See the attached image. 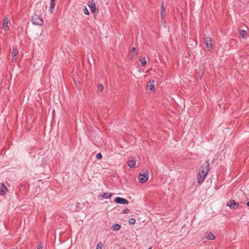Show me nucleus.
<instances>
[{"mask_svg": "<svg viewBox=\"0 0 249 249\" xmlns=\"http://www.w3.org/2000/svg\"><path fill=\"white\" fill-rule=\"evenodd\" d=\"M231 209L236 210L238 208L239 205L233 199H231L227 204Z\"/></svg>", "mask_w": 249, "mask_h": 249, "instance_id": "nucleus-6", "label": "nucleus"}, {"mask_svg": "<svg viewBox=\"0 0 249 249\" xmlns=\"http://www.w3.org/2000/svg\"><path fill=\"white\" fill-rule=\"evenodd\" d=\"M152 249V247H149V248L147 249Z\"/></svg>", "mask_w": 249, "mask_h": 249, "instance_id": "nucleus-30", "label": "nucleus"}, {"mask_svg": "<svg viewBox=\"0 0 249 249\" xmlns=\"http://www.w3.org/2000/svg\"><path fill=\"white\" fill-rule=\"evenodd\" d=\"M103 247V244L102 242H99L96 246V249H102Z\"/></svg>", "mask_w": 249, "mask_h": 249, "instance_id": "nucleus-23", "label": "nucleus"}, {"mask_svg": "<svg viewBox=\"0 0 249 249\" xmlns=\"http://www.w3.org/2000/svg\"><path fill=\"white\" fill-rule=\"evenodd\" d=\"M136 49L135 47H133L131 50V53H132V58L133 56H136L137 53H136Z\"/></svg>", "mask_w": 249, "mask_h": 249, "instance_id": "nucleus-19", "label": "nucleus"}, {"mask_svg": "<svg viewBox=\"0 0 249 249\" xmlns=\"http://www.w3.org/2000/svg\"><path fill=\"white\" fill-rule=\"evenodd\" d=\"M207 174L198 172L197 175V183L199 185L201 184Z\"/></svg>", "mask_w": 249, "mask_h": 249, "instance_id": "nucleus-7", "label": "nucleus"}, {"mask_svg": "<svg viewBox=\"0 0 249 249\" xmlns=\"http://www.w3.org/2000/svg\"><path fill=\"white\" fill-rule=\"evenodd\" d=\"M88 6L89 7L92 13L99 12L98 8H96L94 0H90L88 1Z\"/></svg>", "mask_w": 249, "mask_h": 249, "instance_id": "nucleus-5", "label": "nucleus"}, {"mask_svg": "<svg viewBox=\"0 0 249 249\" xmlns=\"http://www.w3.org/2000/svg\"><path fill=\"white\" fill-rule=\"evenodd\" d=\"M103 89H104V86H103V84H99L97 86V89L100 92H102L103 90Z\"/></svg>", "mask_w": 249, "mask_h": 249, "instance_id": "nucleus-21", "label": "nucleus"}, {"mask_svg": "<svg viewBox=\"0 0 249 249\" xmlns=\"http://www.w3.org/2000/svg\"><path fill=\"white\" fill-rule=\"evenodd\" d=\"M31 21L32 23L35 25L42 26L44 24V21L42 18L40 16H39L36 13H35L32 17Z\"/></svg>", "mask_w": 249, "mask_h": 249, "instance_id": "nucleus-1", "label": "nucleus"}, {"mask_svg": "<svg viewBox=\"0 0 249 249\" xmlns=\"http://www.w3.org/2000/svg\"><path fill=\"white\" fill-rule=\"evenodd\" d=\"M121 228V226L120 225L118 224H114L112 226V228L113 230L114 231H119Z\"/></svg>", "mask_w": 249, "mask_h": 249, "instance_id": "nucleus-17", "label": "nucleus"}, {"mask_svg": "<svg viewBox=\"0 0 249 249\" xmlns=\"http://www.w3.org/2000/svg\"><path fill=\"white\" fill-rule=\"evenodd\" d=\"M83 11H84V12L85 14L86 15H89V11L87 9V8L85 6L83 9Z\"/></svg>", "mask_w": 249, "mask_h": 249, "instance_id": "nucleus-26", "label": "nucleus"}, {"mask_svg": "<svg viewBox=\"0 0 249 249\" xmlns=\"http://www.w3.org/2000/svg\"><path fill=\"white\" fill-rule=\"evenodd\" d=\"M7 189L4 183H0V195L5 196L6 194Z\"/></svg>", "mask_w": 249, "mask_h": 249, "instance_id": "nucleus-9", "label": "nucleus"}, {"mask_svg": "<svg viewBox=\"0 0 249 249\" xmlns=\"http://www.w3.org/2000/svg\"><path fill=\"white\" fill-rule=\"evenodd\" d=\"M114 201L115 203L120 204H128L129 203V201L126 199L120 197H116L114 199Z\"/></svg>", "mask_w": 249, "mask_h": 249, "instance_id": "nucleus-8", "label": "nucleus"}, {"mask_svg": "<svg viewBox=\"0 0 249 249\" xmlns=\"http://www.w3.org/2000/svg\"><path fill=\"white\" fill-rule=\"evenodd\" d=\"M154 82L153 80L150 81L147 83V87L149 90L154 91L155 90Z\"/></svg>", "mask_w": 249, "mask_h": 249, "instance_id": "nucleus-12", "label": "nucleus"}, {"mask_svg": "<svg viewBox=\"0 0 249 249\" xmlns=\"http://www.w3.org/2000/svg\"><path fill=\"white\" fill-rule=\"evenodd\" d=\"M203 40L208 51H211L213 50V45L212 43L211 37L207 36L206 35H205L203 38Z\"/></svg>", "mask_w": 249, "mask_h": 249, "instance_id": "nucleus-3", "label": "nucleus"}, {"mask_svg": "<svg viewBox=\"0 0 249 249\" xmlns=\"http://www.w3.org/2000/svg\"><path fill=\"white\" fill-rule=\"evenodd\" d=\"M8 19L7 18H5L3 19V21L2 23V27L4 29L5 31H6L9 29L8 27Z\"/></svg>", "mask_w": 249, "mask_h": 249, "instance_id": "nucleus-13", "label": "nucleus"}, {"mask_svg": "<svg viewBox=\"0 0 249 249\" xmlns=\"http://www.w3.org/2000/svg\"><path fill=\"white\" fill-rule=\"evenodd\" d=\"M140 61L141 63V66L142 67H144L146 64V60L145 57H140Z\"/></svg>", "mask_w": 249, "mask_h": 249, "instance_id": "nucleus-15", "label": "nucleus"}, {"mask_svg": "<svg viewBox=\"0 0 249 249\" xmlns=\"http://www.w3.org/2000/svg\"><path fill=\"white\" fill-rule=\"evenodd\" d=\"M18 54V51L17 49L15 48H13V51H12V54H13L12 58H13V59H14V60L17 59L16 56Z\"/></svg>", "mask_w": 249, "mask_h": 249, "instance_id": "nucleus-16", "label": "nucleus"}, {"mask_svg": "<svg viewBox=\"0 0 249 249\" xmlns=\"http://www.w3.org/2000/svg\"><path fill=\"white\" fill-rule=\"evenodd\" d=\"M50 6L49 11L51 13L53 14L54 12V8L56 4L57 0H50Z\"/></svg>", "mask_w": 249, "mask_h": 249, "instance_id": "nucleus-11", "label": "nucleus"}, {"mask_svg": "<svg viewBox=\"0 0 249 249\" xmlns=\"http://www.w3.org/2000/svg\"><path fill=\"white\" fill-rule=\"evenodd\" d=\"M129 212V209L127 208H125L123 210L122 213L124 214H126L128 213Z\"/></svg>", "mask_w": 249, "mask_h": 249, "instance_id": "nucleus-27", "label": "nucleus"}, {"mask_svg": "<svg viewBox=\"0 0 249 249\" xmlns=\"http://www.w3.org/2000/svg\"><path fill=\"white\" fill-rule=\"evenodd\" d=\"M112 194H111V193L108 194L107 193H105L102 195V196L105 198H109L112 196Z\"/></svg>", "mask_w": 249, "mask_h": 249, "instance_id": "nucleus-18", "label": "nucleus"}, {"mask_svg": "<svg viewBox=\"0 0 249 249\" xmlns=\"http://www.w3.org/2000/svg\"><path fill=\"white\" fill-rule=\"evenodd\" d=\"M136 222V220L135 218H131L129 219L128 223L130 225H134Z\"/></svg>", "mask_w": 249, "mask_h": 249, "instance_id": "nucleus-22", "label": "nucleus"}, {"mask_svg": "<svg viewBox=\"0 0 249 249\" xmlns=\"http://www.w3.org/2000/svg\"><path fill=\"white\" fill-rule=\"evenodd\" d=\"M205 237L210 240H213L215 239V236L210 231H207L205 233Z\"/></svg>", "mask_w": 249, "mask_h": 249, "instance_id": "nucleus-10", "label": "nucleus"}, {"mask_svg": "<svg viewBox=\"0 0 249 249\" xmlns=\"http://www.w3.org/2000/svg\"><path fill=\"white\" fill-rule=\"evenodd\" d=\"M240 35L243 38L245 37V35L247 34V32L243 30L239 31Z\"/></svg>", "mask_w": 249, "mask_h": 249, "instance_id": "nucleus-20", "label": "nucleus"}, {"mask_svg": "<svg viewBox=\"0 0 249 249\" xmlns=\"http://www.w3.org/2000/svg\"><path fill=\"white\" fill-rule=\"evenodd\" d=\"M210 163L208 160H207L205 163L202 164L198 172H201L202 173H205L208 174L210 171Z\"/></svg>", "mask_w": 249, "mask_h": 249, "instance_id": "nucleus-4", "label": "nucleus"}, {"mask_svg": "<svg viewBox=\"0 0 249 249\" xmlns=\"http://www.w3.org/2000/svg\"><path fill=\"white\" fill-rule=\"evenodd\" d=\"M149 178V174L147 171H143L142 173H140L138 176V179L140 183H145Z\"/></svg>", "mask_w": 249, "mask_h": 249, "instance_id": "nucleus-2", "label": "nucleus"}, {"mask_svg": "<svg viewBox=\"0 0 249 249\" xmlns=\"http://www.w3.org/2000/svg\"><path fill=\"white\" fill-rule=\"evenodd\" d=\"M127 164L130 168H134L135 167L136 161L135 160H128L127 161Z\"/></svg>", "mask_w": 249, "mask_h": 249, "instance_id": "nucleus-14", "label": "nucleus"}, {"mask_svg": "<svg viewBox=\"0 0 249 249\" xmlns=\"http://www.w3.org/2000/svg\"><path fill=\"white\" fill-rule=\"evenodd\" d=\"M163 13H162V11H160V18L161 20L163 19L164 18V15Z\"/></svg>", "mask_w": 249, "mask_h": 249, "instance_id": "nucleus-29", "label": "nucleus"}, {"mask_svg": "<svg viewBox=\"0 0 249 249\" xmlns=\"http://www.w3.org/2000/svg\"><path fill=\"white\" fill-rule=\"evenodd\" d=\"M160 11H162V13H164L165 12V9H164V7L163 1L161 2Z\"/></svg>", "mask_w": 249, "mask_h": 249, "instance_id": "nucleus-25", "label": "nucleus"}, {"mask_svg": "<svg viewBox=\"0 0 249 249\" xmlns=\"http://www.w3.org/2000/svg\"><path fill=\"white\" fill-rule=\"evenodd\" d=\"M103 156H102V155L101 153H98L96 156V158L98 160H100L102 158Z\"/></svg>", "mask_w": 249, "mask_h": 249, "instance_id": "nucleus-24", "label": "nucleus"}, {"mask_svg": "<svg viewBox=\"0 0 249 249\" xmlns=\"http://www.w3.org/2000/svg\"><path fill=\"white\" fill-rule=\"evenodd\" d=\"M43 247V246L42 244H39L37 247V249H42Z\"/></svg>", "mask_w": 249, "mask_h": 249, "instance_id": "nucleus-28", "label": "nucleus"}]
</instances>
